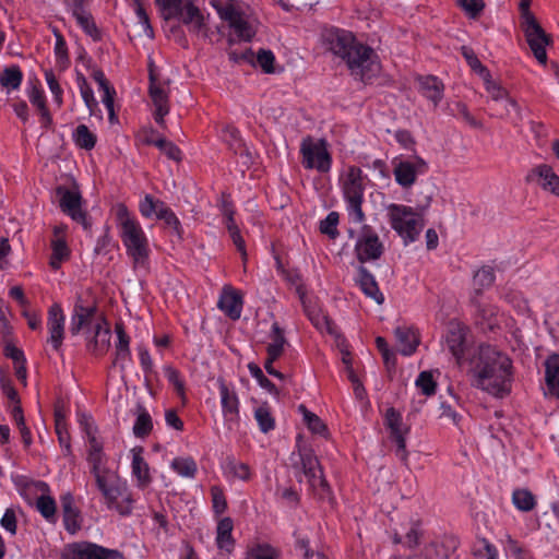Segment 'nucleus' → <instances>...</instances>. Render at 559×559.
<instances>
[{
	"mask_svg": "<svg viewBox=\"0 0 559 559\" xmlns=\"http://www.w3.org/2000/svg\"><path fill=\"white\" fill-rule=\"evenodd\" d=\"M322 39L330 51L346 62L355 80L368 84L380 73L378 55L371 47L358 41L352 32L337 27L325 28Z\"/></svg>",
	"mask_w": 559,
	"mask_h": 559,
	"instance_id": "1",
	"label": "nucleus"
},
{
	"mask_svg": "<svg viewBox=\"0 0 559 559\" xmlns=\"http://www.w3.org/2000/svg\"><path fill=\"white\" fill-rule=\"evenodd\" d=\"M473 364L474 385L476 388L499 399L510 394L513 366L509 356L495 346L480 345Z\"/></svg>",
	"mask_w": 559,
	"mask_h": 559,
	"instance_id": "2",
	"label": "nucleus"
},
{
	"mask_svg": "<svg viewBox=\"0 0 559 559\" xmlns=\"http://www.w3.org/2000/svg\"><path fill=\"white\" fill-rule=\"evenodd\" d=\"M116 217L120 238L128 255L133 260L134 266H144L148 259L150 247L140 223L130 215L123 203L116 206Z\"/></svg>",
	"mask_w": 559,
	"mask_h": 559,
	"instance_id": "3",
	"label": "nucleus"
},
{
	"mask_svg": "<svg viewBox=\"0 0 559 559\" xmlns=\"http://www.w3.org/2000/svg\"><path fill=\"white\" fill-rule=\"evenodd\" d=\"M97 489L102 492L105 502L109 509H115L121 515H129L132 511L133 499L130 495L118 502V498L123 495L126 485L122 484L118 475L109 468L93 474Z\"/></svg>",
	"mask_w": 559,
	"mask_h": 559,
	"instance_id": "4",
	"label": "nucleus"
},
{
	"mask_svg": "<svg viewBox=\"0 0 559 559\" xmlns=\"http://www.w3.org/2000/svg\"><path fill=\"white\" fill-rule=\"evenodd\" d=\"M391 227L403 238L405 245L414 242L424 226L421 213L403 204L392 203L388 206Z\"/></svg>",
	"mask_w": 559,
	"mask_h": 559,
	"instance_id": "5",
	"label": "nucleus"
},
{
	"mask_svg": "<svg viewBox=\"0 0 559 559\" xmlns=\"http://www.w3.org/2000/svg\"><path fill=\"white\" fill-rule=\"evenodd\" d=\"M343 197L347 203V210L355 223L361 224L366 219L362 211L364 203V176L357 166L348 167L346 177L342 183Z\"/></svg>",
	"mask_w": 559,
	"mask_h": 559,
	"instance_id": "6",
	"label": "nucleus"
},
{
	"mask_svg": "<svg viewBox=\"0 0 559 559\" xmlns=\"http://www.w3.org/2000/svg\"><path fill=\"white\" fill-rule=\"evenodd\" d=\"M61 559H124L121 551L109 549L91 542H76L66 545Z\"/></svg>",
	"mask_w": 559,
	"mask_h": 559,
	"instance_id": "7",
	"label": "nucleus"
},
{
	"mask_svg": "<svg viewBox=\"0 0 559 559\" xmlns=\"http://www.w3.org/2000/svg\"><path fill=\"white\" fill-rule=\"evenodd\" d=\"M521 28L534 57L539 63L546 64V46L552 43L550 35L544 31L536 17L528 16V20L521 21Z\"/></svg>",
	"mask_w": 559,
	"mask_h": 559,
	"instance_id": "8",
	"label": "nucleus"
},
{
	"mask_svg": "<svg viewBox=\"0 0 559 559\" xmlns=\"http://www.w3.org/2000/svg\"><path fill=\"white\" fill-rule=\"evenodd\" d=\"M355 254L360 263L379 260L384 253V245L369 225H362L355 243Z\"/></svg>",
	"mask_w": 559,
	"mask_h": 559,
	"instance_id": "9",
	"label": "nucleus"
},
{
	"mask_svg": "<svg viewBox=\"0 0 559 559\" xmlns=\"http://www.w3.org/2000/svg\"><path fill=\"white\" fill-rule=\"evenodd\" d=\"M384 425L390 430V439L396 444V456L407 464L408 452L406 450L405 436L409 432V427L403 424L402 414L394 407L385 412Z\"/></svg>",
	"mask_w": 559,
	"mask_h": 559,
	"instance_id": "10",
	"label": "nucleus"
},
{
	"mask_svg": "<svg viewBox=\"0 0 559 559\" xmlns=\"http://www.w3.org/2000/svg\"><path fill=\"white\" fill-rule=\"evenodd\" d=\"M302 165L307 169H317L320 173H328L331 168L332 158L326 150L325 142L313 143L309 139L301 144Z\"/></svg>",
	"mask_w": 559,
	"mask_h": 559,
	"instance_id": "11",
	"label": "nucleus"
},
{
	"mask_svg": "<svg viewBox=\"0 0 559 559\" xmlns=\"http://www.w3.org/2000/svg\"><path fill=\"white\" fill-rule=\"evenodd\" d=\"M428 171V164L419 156H414L413 159H400L394 162L393 174L395 181L403 188L412 187L418 175H424Z\"/></svg>",
	"mask_w": 559,
	"mask_h": 559,
	"instance_id": "12",
	"label": "nucleus"
},
{
	"mask_svg": "<svg viewBox=\"0 0 559 559\" xmlns=\"http://www.w3.org/2000/svg\"><path fill=\"white\" fill-rule=\"evenodd\" d=\"M207 16L193 4L192 1L182 2L178 10L174 13V19H178L188 31L192 34L199 35L204 33L206 35L207 28Z\"/></svg>",
	"mask_w": 559,
	"mask_h": 559,
	"instance_id": "13",
	"label": "nucleus"
},
{
	"mask_svg": "<svg viewBox=\"0 0 559 559\" xmlns=\"http://www.w3.org/2000/svg\"><path fill=\"white\" fill-rule=\"evenodd\" d=\"M56 194L59 199V206L63 213L69 215L73 221L80 223L84 228L88 227L86 222V212L82 211V197L79 191H72L64 186L56 188Z\"/></svg>",
	"mask_w": 559,
	"mask_h": 559,
	"instance_id": "14",
	"label": "nucleus"
},
{
	"mask_svg": "<svg viewBox=\"0 0 559 559\" xmlns=\"http://www.w3.org/2000/svg\"><path fill=\"white\" fill-rule=\"evenodd\" d=\"M215 8L219 17L228 23L240 40L250 41L254 37L253 26L243 17L240 11L233 5H215Z\"/></svg>",
	"mask_w": 559,
	"mask_h": 559,
	"instance_id": "15",
	"label": "nucleus"
},
{
	"mask_svg": "<svg viewBox=\"0 0 559 559\" xmlns=\"http://www.w3.org/2000/svg\"><path fill=\"white\" fill-rule=\"evenodd\" d=\"M525 181L527 183L536 182L543 190L559 197V176L547 164H540L531 169Z\"/></svg>",
	"mask_w": 559,
	"mask_h": 559,
	"instance_id": "16",
	"label": "nucleus"
},
{
	"mask_svg": "<svg viewBox=\"0 0 559 559\" xmlns=\"http://www.w3.org/2000/svg\"><path fill=\"white\" fill-rule=\"evenodd\" d=\"M48 329L53 349L59 350L64 335V314L59 304H53L48 310Z\"/></svg>",
	"mask_w": 559,
	"mask_h": 559,
	"instance_id": "17",
	"label": "nucleus"
},
{
	"mask_svg": "<svg viewBox=\"0 0 559 559\" xmlns=\"http://www.w3.org/2000/svg\"><path fill=\"white\" fill-rule=\"evenodd\" d=\"M223 414L228 420L239 419V399L235 389L226 383L223 378L217 379Z\"/></svg>",
	"mask_w": 559,
	"mask_h": 559,
	"instance_id": "18",
	"label": "nucleus"
},
{
	"mask_svg": "<svg viewBox=\"0 0 559 559\" xmlns=\"http://www.w3.org/2000/svg\"><path fill=\"white\" fill-rule=\"evenodd\" d=\"M96 306H84L82 297L79 296L73 308L69 331L72 335H78L83 329L88 326L96 313Z\"/></svg>",
	"mask_w": 559,
	"mask_h": 559,
	"instance_id": "19",
	"label": "nucleus"
},
{
	"mask_svg": "<svg viewBox=\"0 0 559 559\" xmlns=\"http://www.w3.org/2000/svg\"><path fill=\"white\" fill-rule=\"evenodd\" d=\"M356 283L359 285L360 289L367 297L372 298L378 305L383 304L384 296L380 292L374 276L368 271L366 266L359 265L357 267Z\"/></svg>",
	"mask_w": 559,
	"mask_h": 559,
	"instance_id": "20",
	"label": "nucleus"
},
{
	"mask_svg": "<svg viewBox=\"0 0 559 559\" xmlns=\"http://www.w3.org/2000/svg\"><path fill=\"white\" fill-rule=\"evenodd\" d=\"M111 333L109 328H103L100 323L95 324L94 335L86 344L87 350L96 356H104L110 347Z\"/></svg>",
	"mask_w": 559,
	"mask_h": 559,
	"instance_id": "21",
	"label": "nucleus"
},
{
	"mask_svg": "<svg viewBox=\"0 0 559 559\" xmlns=\"http://www.w3.org/2000/svg\"><path fill=\"white\" fill-rule=\"evenodd\" d=\"M459 542L454 537H445L441 543L432 542L425 546V559H451L457 548Z\"/></svg>",
	"mask_w": 559,
	"mask_h": 559,
	"instance_id": "22",
	"label": "nucleus"
},
{
	"mask_svg": "<svg viewBox=\"0 0 559 559\" xmlns=\"http://www.w3.org/2000/svg\"><path fill=\"white\" fill-rule=\"evenodd\" d=\"M217 307L228 318L231 320H237L241 316L242 298L235 289H224L217 302Z\"/></svg>",
	"mask_w": 559,
	"mask_h": 559,
	"instance_id": "23",
	"label": "nucleus"
},
{
	"mask_svg": "<svg viewBox=\"0 0 559 559\" xmlns=\"http://www.w3.org/2000/svg\"><path fill=\"white\" fill-rule=\"evenodd\" d=\"M33 486L36 490L43 492V495L38 497L36 501L37 510L47 521L53 522L56 519L57 510L56 501L52 497L45 495L46 492H49V486L41 480L33 481Z\"/></svg>",
	"mask_w": 559,
	"mask_h": 559,
	"instance_id": "24",
	"label": "nucleus"
},
{
	"mask_svg": "<svg viewBox=\"0 0 559 559\" xmlns=\"http://www.w3.org/2000/svg\"><path fill=\"white\" fill-rule=\"evenodd\" d=\"M64 528L70 533H76L80 527V511L74 506L73 496L68 492L61 497Z\"/></svg>",
	"mask_w": 559,
	"mask_h": 559,
	"instance_id": "25",
	"label": "nucleus"
},
{
	"mask_svg": "<svg viewBox=\"0 0 559 559\" xmlns=\"http://www.w3.org/2000/svg\"><path fill=\"white\" fill-rule=\"evenodd\" d=\"M419 92L438 106L443 97L444 85L435 75L418 76Z\"/></svg>",
	"mask_w": 559,
	"mask_h": 559,
	"instance_id": "26",
	"label": "nucleus"
},
{
	"mask_svg": "<svg viewBox=\"0 0 559 559\" xmlns=\"http://www.w3.org/2000/svg\"><path fill=\"white\" fill-rule=\"evenodd\" d=\"M143 448H134L132 450V474L138 480V487L146 488L152 483L148 464L142 456Z\"/></svg>",
	"mask_w": 559,
	"mask_h": 559,
	"instance_id": "27",
	"label": "nucleus"
},
{
	"mask_svg": "<svg viewBox=\"0 0 559 559\" xmlns=\"http://www.w3.org/2000/svg\"><path fill=\"white\" fill-rule=\"evenodd\" d=\"M399 350L404 356L413 355L419 345V336L417 332L411 328L397 326L394 331Z\"/></svg>",
	"mask_w": 559,
	"mask_h": 559,
	"instance_id": "28",
	"label": "nucleus"
},
{
	"mask_svg": "<svg viewBox=\"0 0 559 559\" xmlns=\"http://www.w3.org/2000/svg\"><path fill=\"white\" fill-rule=\"evenodd\" d=\"M545 382L549 391L559 399V354L552 353L545 360Z\"/></svg>",
	"mask_w": 559,
	"mask_h": 559,
	"instance_id": "29",
	"label": "nucleus"
},
{
	"mask_svg": "<svg viewBox=\"0 0 559 559\" xmlns=\"http://www.w3.org/2000/svg\"><path fill=\"white\" fill-rule=\"evenodd\" d=\"M234 528V522L230 518L222 519L216 528V544L217 547L226 552L230 554L235 546V539L233 538L231 532Z\"/></svg>",
	"mask_w": 559,
	"mask_h": 559,
	"instance_id": "30",
	"label": "nucleus"
},
{
	"mask_svg": "<svg viewBox=\"0 0 559 559\" xmlns=\"http://www.w3.org/2000/svg\"><path fill=\"white\" fill-rule=\"evenodd\" d=\"M305 312L311 323L320 331H326L330 335L337 334V328L334 322L320 309L304 304Z\"/></svg>",
	"mask_w": 559,
	"mask_h": 559,
	"instance_id": "31",
	"label": "nucleus"
},
{
	"mask_svg": "<svg viewBox=\"0 0 559 559\" xmlns=\"http://www.w3.org/2000/svg\"><path fill=\"white\" fill-rule=\"evenodd\" d=\"M445 343L451 354L456 358L457 364H460L465 349V333L463 329L459 325L450 329Z\"/></svg>",
	"mask_w": 559,
	"mask_h": 559,
	"instance_id": "32",
	"label": "nucleus"
},
{
	"mask_svg": "<svg viewBox=\"0 0 559 559\" xmlns=\"http://www.w3.org/2000/svg\"><path fill=\"white\" fill-rule=\"evenodd\" d=\"M300 455V468L304 475L308 478V481L311 487H316V479L319 475L320 465L317 456L312 453V451H304L299 453Z\"/></svg>",
	"mask_w": 559,
	"mask_h": 559,
	"instance_id": "33",
	"label": "nucleus"
},
{
	"mask_svg": "<svg viewBox=\"0 0 559 559\" xmlns=\"http://www.w3.org/2000/svg\"><path fill=\"white\" fill-rule=\"evenodd\" d=\"M72 15L75 17L76 23L85 32L86 35L91 36L94 40L100 39V32L87 8L73 11Z\"/></svg>",
	"mask_w": 559,
	"mask_h": 559,
	"instance_id": "34",
	"label": "nucleus"
},
{
	"mask_svg": "<svg viewBox=\"0 0 559 559\" xmlns=\"http://www.w3.org/2000/svg\"><path fill=\"white\" fill-rule=\"evenodd\" d=\"M269 337L271 340V343L266 346V353L272 354V357H281L284 353L285 346L288 343L285 337L284 330L280 326L277 322H274L272 324Z\"/></svg>",
	"mask_w": 559,
	"mask_h": 559,
	"instance_id": "35",
	"label": "nucleus"
},
{
	"mask_svg": "<svg viewBox=\"0 0 559 559\" xmlns=\"http://www.w3.org/2000/svg\"><path fill=\"white\" fill-rule=\"evenodd\" d=\"M135 414L136 419L133 426V433L136 438H145L153 429L152 417L141 404H138Z\"/></svg>",
	"mask_w": 559,
	"mask_h": 559,
	"instance_id": "36",
	"label": "nucleus"
},
{
	"mask_svg": "<svg viewBox=\"0 0 559 559\" xmlns=\"http://www.w3.org/2000/svg\"><path fill=\"white\" fill-rule=\"evenodd\" d=\"M483 80L485 83L486 91L492 100H495V102H499V100H503V99L506 100L504 109L507 112L509 111L508 106L518 108V103L513 98L509 97L508 92L501 85H499L498 83L492 81L490 73H489L488 78L483 79Z\"/></svg>",
	"mask_w": 559,
	"mask_h": 559,
	"instance_id": "37",
	"label": "nucleus"
},
{
	"mask_svg": "<svg viewBox=\"0 0 559 559\" xmlns=\"http://www.w3.org/2000/svg\"><path fill=\"white\" fill-rule=\"evenodd\" d=\"M281 551L267 543H259L247 549L245 559H280Z\"/></svg>",
	"mask_w": 559,
	"mask_h": 559,
	"instance_id": "38",
	"label": "nucleus"
},
{
	"mask_svg": "<svg viewBox=\"0 0 559 559\" xmlns=\"http://www.w3.org/2000/svg\"><path fill=\"white\" fill-rule=\"evenodd\" d=\"M23 73L19 66L5 67L0 72V85L8 90H17L22 83Z\"/></svg>",
	"mask_w": 559,
	"mask_h": 559,
	"instance_id": "39",
	"label": "nucleus"
},
{
	"mask_svg": "<svg viewBox=\"0 0 559 559\" xmlns=\"http://www.w3.org/2000/svg\"><path fill=\"white\" fill-rule=\"evenodd\" d=\"M52 253L50 257L49 265L53 270L60 269L63 261L70 257V250L64 239L57 238L51 241Z\"/></svg>",
	"mask_w": 559,
	"mask_h": 559,
	"instance_id": "40",
	"label": "nucleus"
},
{
	"mask_svg": "<svg viewBox=\"0 0 559 559\" xmlns=\"http://www.w3.org/2000/svg\"><path fill=\"white\" fill-rule=\"evenodd\" d=\"M150 86L148 94L153 102L155 108L159 107H169L168 105V94L166 91L157 83L155 74L153 70H150Z\"/></svg>",
	"mask_w": 559,
	"mask_h": 559,
	"instance_id": "41",
	"label": "nucleus"
},
{
	"mask_svg": "<svg viewBox=\"0 0 559 559\" xmlns=\"http://www.w3.org/2000/svg\"><path fill=\"white\" fill-rule=\"evenodd\" d=\"M74 143L83 150L90 151L95 147L97 138L85 124H79L73 131Z\"/></svg>",
	"mask_w": 559,
	"mask_h": 559,
	"instance_id": "42",
	"label": "nucleus"
},
{
	"mask_svg": "<svg viewBox=\"0 0 559 559\" xmlns=\"http://www.w3.org/2000/svg\"><path fill=\"white\" fill-rule=\"evenodd\" d=\"M512 502L516 509L523 512L532 511L536 506L535 496L525 488L515 489L513 491Z\"/></svg>",
	"mask_w": 559,
	"mask_h": 559,
	"instance_id": "43",
	"label": "nucleus"
},
{
	"mask_svg": "<svg viewBox=\"0 0 559 559\" xmlns=\"http://www.w3.org/2000/svg\"><path fill=\"white\" fill-rule=\"evenodd\" d=\"M171 468L182 477L193 478L198 472L195 461L188 457H175L170 464Z\"/></svg>",
	"mask_w": 559,
	"mask_h": 559,
	"instance_id": "44",
	"label": "nucleus"
},
{
	"mask_svg": "<svg viewBox=\"0 0 559 559\" xmlns=\"http://www.w3.org/2000/svg\"><path fill=\"white\" fill-rule=\"evenodd\" d=\"M299 411L302 413L304 420L309 430L320 436H328V427L319 416L308 411L305 405H299Z\"/></svg>",
	"mask_w": 559,
	"mask_h": 559,
	"instance_id": "45",
	"label": "nucleus"
},
{
	"mask_svg": "<svg viewBox=\"0 0 559 559\" xmlns=\"http://www.w3.org/2000/svg\"><path fill=\"white\" fill-rule=\"evenodd\" d=\"M461 53L466 60L467 64L471 69L477 73L481 79H486L489 76V70L485 67L478 57L475 55L474 50L468 46L461 47Z\"/></svg>",
	"mask_w": 559,
	"mask_h": 559,
	"instance_id": "46",
	"label": "nucleus"
},
{
	"mask_svg": "<svg viewBox=\"0 0 559 559\" xmlns=\"http://www.w3.org/2000/svg\"><path fill=\"white\" fill-rule=\"evenodd\" d=\"M146 143L158 147L168 158L179 162L181 159V151L173 142L165 138H158L156 140L147 138Z\"/></svg>",
	"mask_w": 559,
	"mask_h": 559,
	"instance_id": "47",
	"label": "nucleus"
},
{
	"mask_svg": "<svg viewBox=\"0 0 559 559\" xmlns=\"http://www.w3.org/2000/svg\"><path fill=\"white\" fill-rule=\"evenodd\" d=\"M254 418L258 421L260 430L264 433H267L275 428V419L266 404L259 406L254 411Z\"/></svg>",
	"mask_w": 559,
	"mask_h": 559,
	"instance_id": "48",
	"label": "nucleus"
},
{
	"mask_svg": "<svg viewBox=\"0 0 559 559\" xmlns=\"http://www.w3.org/2000/svg\"><path fill=\"white\" fill-rule=\"evenodd\" d=\"M496 309L491 306H478L476 323L485 330H493L497 325L495 320Z\"/></svg>",
	"mask_w": 559,
	"mask_h": 559,
	"instance_id": "49",
	"label": "nucleus"
},
{
	"mask_svg": "<svg viewBox=\"0 0 559 559\" xmlns=\"http://www.w3.org/2000/svg\"><path fill=\"white\" fill-rule=\"evenodd\" d=\"M340 222V214L337 212H330L328 216L320 222V231L331 239H335L340 233L337 225Z\"/></svg>",
	"mask_w": 559,
	"mask_h": 559,
	"instance_id": "50",
	"label": "nucleus"
},
{
	"mask_svg": "<svg viewBox=\"0 0 559 559\" xmlns=\"http://www.w3.org/2000/svg\"><path fill=\"white\" fill-rule=\"evenodd\" d=\"M415 384L426 396H431L436 393L437 382L435 381L431 371H421L418 374Z\"/></svg>",
	"mask_w": 559,
	"mask_h": 559,
	"instance_id": "51",
	"label": "nucleus"
},
{
	"mask_svg": "<svg viewBox=\"0 0 559 559\" xmlns=\"http://www.w3.org/2000/svg\"><path fill=\"white\" fill-rule=\"evenodd\" d=\"M226 468L234 477L241 480H249L251 477L250 467L248 464L238 462L235 457H227Z\"/></svg>",
	"mask_w": 559,
	"mask_h": 559,
	"instance_id": "52",
	"label": "nucleus"
},
{
	"mask_svg": "<svg viewBox=\"0 0 559 559\" xmlns=\"http://www.w3.org/2000/svg\"><path fill=\"white\" fill-rule=\"evenodd\" d=\"M495 282V272L491 266L480 267L474 275V285L479 293L483 288L489 287Z\"/></svg>",
	"mask_w": 559,
	"mask_h": 559,
	"instance_id": "53",
	"label": "nucleus"
},
{
	"mask_svg": "<svg viewBox=\"0 0 559 559\" xmlns=\"http://www.w3.org/2000/svg\"><path fill=\"white\" fill-rule=\"evenodd\" d=\"M248 369L250 371V374L258 381V383L263 389H265L267 392L274 395H278V391L274 383L264 376L263 371L258 365L251 362L248 365Z\"/></svg>",
	"mask_w": 559,
	"mask_h": 559,
	"instance_id": "54",
	"label": "nucleus"
},
{
	"mask_svg": "<svg viewBox=\"0 0 559 559\" xmlns=\"http://www.w3.org/2000/svg\"><path fill=\"white\" fill-rule=\"evenodd\" d=\"M212 498V508L215 514L219 515L227 509V500L222 487L215 485L210 489Z\"/></svg>",
	"mask_w": 559,
	"mask_h": 559,
	"instance_id": "55",
	"label": "nucleus"
},
{
	"mask_svg": "<svg viewBox=\"0 0 559 559\" xmlns=\"http://www.w3.org/2000/svg\"><path fill=\"white\" fill-rule=\"evenodd\" d=\"M158 219H162L164 221L165 225L171 230V233L174 235H176L179 239L182 238V227H181V223L179 221V218L177 217V215L174 213L173 210H164L160 215H159V218Z\"/></svg>",
	"mask_w": 559,
	"mask_h": 559,
	"instance_id": "56",
	"label": "nucleus"
},
{
	"mask_svg": "<svg viewBox=\"0 0 559 559\" xmlns=\"http://www.w3.org/2000/svg\"><path fill=\"white\" fill-rule=\"evenodd\" d=\"M133 8L135 11V14L139 19V23L143 25L144 33L147 35V37L153 38L154 37V31L151 25L148 15L143 7L142 0H132Z\"/></svg>",
	"mask_w": 559,
	"mask_h": 559,
	"instance_id": "57",
	"label": "nucleus"
},
{
	"mask_svg": "<svg viewBox=\"0 0 559 559\" xmlns=\"http://www.w3.org/2000/svg\"><path fill=\"white\" fill-rule=\"evenodd\" d=\"M45 79H46L48 87L53 96L55 103L58 105V107H61L62 103H63V100H62L63 91H62L55 73L52 72V70H47L45 72Z\"/></svg>",
	"mask_w": 559,
	"mask_h": 559,
	"instance_id": "58",
	"label": "nucleus"
},
{
	"mask_svg": "<svg viewBox=\"0 0 559 559\" xmlns=\"http://www.w3.org/2000/svg\"><path fill=\"white\" fill-rule=\"evenodd\" d=\"M376 345H377V348L379 349V352L382 355V358H383V361H384L386 368L388 369L394 368L395 365H396V357H395V354L390 350L388 342L385 341V338L382 337V336H378L376 338Z\"/></svg>",
	"mask_w": 559,
	"mask_h": 559,
	"instance_id": "59",
	"label": "nucleus"
},
{
	"mask_svg": "<svg viewBox=\"0 0 559 559\" xmlns=\"http://www.w3.org/2000/svg\"><path fill=\"white\" fill-rule=\"evenodd\" d=\"M257 62L265 73L274 72V53L269 49H260L257 55Z\"/></svg>",
	"mask_w": 559,
	"mask_h": 559,
	"instance_id": "60",
	"label": "nucleus"
},
{
	"mask_svg": "<svg viewBox=\"0 0 559 559\" xmlns=\"http://www.w3.org/2000/svg\"><path fill=\"white\" fill-rule=\"evenodd\" d=\"M459 4L472 19L478 17L485 9L483 0H459Z\"/></svg>",
	"mask_w": 559,
	"mask_h": 559,
	"instance_id": "61",
	"label": "nucleus"
},
{
	"mask_svg": "<svg viewBox=\"0 0 559 559\" xmlns=\"http://www.w3.org/2000/svg\"><path fill=\"white\" fill-rule=\"evenodd\" d=\"M223 138L233 148L239 147L242 142L239 130L229 124L223 128Z\"/></svg>",
	"mask_w": 559,
	"mask_h": 559,
	"instance_id": "62",
	"label": "nucleus"
},
{
	"mask_svg": "<svg viewBox=\"0 0 559 559\" xmlns=\"http://www.w3.org/2000/svg\"><path fill=\"white\" fill-rule=\"evenodd\" d=\"M115 333L117 335V342L115 349L130 348V336L128 335L123 322L119 321L115 324Z\"/></svg>",
	"mask_w": 559,
	"mask_h": 559,
	"instance_id": "63",
	"label": "nucleus"
},
{
	"mask_svg": "<svg viewBox=\"0 0 559 559\" xmlns=\"http://www.w3.org/2000/svg\"><path fill=\"white\" fill-rule=\"evenodd\" d=\"M182 2L183 0H156V4L164 12L165 20L174 19V13L179 9Z\"/></svg>",
	"mask_w": 559,
	"mask_h": 559,
	"instance_id": "64",
	"label": "nucleus"
}]
</instances>
